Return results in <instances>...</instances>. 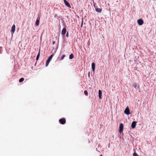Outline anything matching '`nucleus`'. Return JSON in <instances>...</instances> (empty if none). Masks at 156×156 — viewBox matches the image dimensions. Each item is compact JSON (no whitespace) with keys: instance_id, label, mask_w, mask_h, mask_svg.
Wrapping results in <instances>:
<instances>
[{"instance_id":"b1692460","label":"nucleus","mask_w":156,"mask_h":156,"mask_svg":"<svg viewBox=\"0 0 156 156\" xmlns=\"http://www.w3.org/2000/svg\"><path fill=\"white\" fill-rule=\"evenodd\" d=\"M100 156H102V154L100 155Z\"/></svg>"},{"instance_id":"6ab92c4d","label":"nucleus","mask_w":156,"mask_h":156,"mask_svg":"<svg viewBox=\"0 0 156 156\" xmlns=\"http://www.w3.org/2000/svg\"><path fill=\"white\" fill-rule=\"evenodd\" d=\"M65 55H63L62 56L61 58H60L61 60H63L64 57H65Z\"/></svg>"},{"instance_id":"dca6fc26","label":"nucleus","mask_w":156,"mask_h":156,"mask_svg":"<svg viewBox=\"0 0 156 156\" xmlns=\"http://www.w3.org/2000/svg\"><path fill=\"white\" fill-rule=\"evenodd\" d=\"M24 80V78H20L19 80V82H22Z\"/></svg>"},{"instance_id":"f03ea898","label":"nucleus","mask_w":156,"mask_h":156,"mask_svg":"<svg viewBox=\"0 0 156 156\" xmlns=\"http://www.w3.org/2000/svg\"><path fill=\"white\" fill-rule=\"evenodd\" d=\"M123 125L122 123L120 124L119 125V133H121L123 130Z\"/></svg>"},{"instance_id":"7ed1b4c3","label":"nucleus","mask_w":156,"mask_h":156,"mask_svg":"<svg viewBox=\"0 0 156 156\" xmlns=\"http://www.w3.org/2000/svg\"><path fill=\"white\" fill-rule=\"evenodd\" d=\"M59 121L61 124L62 125L66 123V120L65 118L60 119Z\"/></svg>"},{"instance_id":"f8f14e48","label":"nucleus","mask_w":156,"mask_h":156,"mask_svg":"<svg viewBox=\"0 0 156 156\" xmlns=\"http://www.w3.org/2000/svg\"><path fill=\"white\" fill-rule=\"evenodd\" d=\"M15 30V24H14L12 27L11 30V31L13 32V33H14Z\"/></svg>"},{"instance_id":"f3484780","label":"nucleus","mask_w":156,"mask_h":156,"mask_svg":"<svg viewBox=\"0 0 156 156\" xmlns=\"http://www.w3.org/2000/svg\"><path fill=\"white\" fill-rule=\"evenodd\" d=\"M40 51L39 52L38 54L37 55V58H36V60H37L38 59V58H39V57L40 56Z\"/></svg>"},{"instance_id":"ddd939ff","label":"nucleus","mask_w":156,"mask_h":156,"mask_svg":"<svg viewBox=\"0 0 156 156\" xmlns=\"http://www.w3.org/2000/svg\"><path fill=\"white\" fill-rule=\"evenodd\" d=\"M96 11L98 12H101L102 11V9L99 8H96L95 9Z\"/></svg>"},{"instance_id":"9b49d317","label":"nucleus","mask_w":156,"mask_h":156,"mask_svg":"<svg viewBox=\"0 0 156 156\" xmlns=\"http://www.w3.org/2000/svg\"><path fill=\"white\" fill-rule=\"evenodd\" d=\"M98 95L99 98L101 99L102 91L100 90H99L98 91Z\"/></svg>"},{"instance_id":"423d86ee","label":"nucleus","mask_w":156,"mask_h":156,"mask_svg":"<svg viewBox=\"0 0 156 156\" xmlns=\"http://www.w3.org/2000/svg\"><path fill=\"white\" fill-rule=\"evenodd\" d=\"M133 86L136 90H138L139 88V85L138 84L134 83H133Z\"/></svg>"},{"instance_id":"4468645a","label":"nucleus","mask_w":156,"mask_h":156,"mask_svg":"<svg viewBox=\"0 0 156 156\" xmlns=\"http://www.w3.org/2000/svg\"><path fill=\"white\" fill-rule=\"evenodd\" d=\"M39 19H40V18H39L38 19V18H37V19L36 20V23H35V24L37 26H38L39 25Z\"/></svg>"},{"instance_id":"4be33fe9","label":"nucleus","mask_w":156,"mask_h":156,"mask_svg":"<svg viewBox=\"0 0 156 156\" xmlns=\"http://www.w3.org/2000/svg\"><path fill=\"white\" fill-rule=\"evenodd\" d=\"M55 43V41H53V44H54Z\"/></svg>"},{"instance_id":"5701e85b","label":"nucleus","mask_w":156,"mask_h":156,"mask_svg":"<svg viewBox=\"0 0 156 156\" xmlns=\"http://www.w3.org/2000/svg\"><path fill=\"white\" fill-rule=\"evenodd\" d=\"M88 76L89 77H90V72H89L88 74Z\"/></svg>"},{"instance_id":"9d476101","label":"nucleus","mask_w":156,"mask_h":156,"mask_svg":"<svg viewBox=\"0 0 156 156\" xmlns=\"http://www.w3.org/2000/svg\"><path fill=\"white\" fill-rule=\"evenodd\" d=\"M95 64L93 62L92 63V70L93 72H94L95 69Z\"/></svg>"},{"instance_id":"1a4fd4ad","label":"nucleus","mask_w":156,"mask_h":156,"mask_svg":"<svg viewBox=\"0 0 156 156\" xmlns=\"http://www.w3.org/2000/svg\"><path fill=\"white\" fill-rule=\"evenodd\" d=\"M66 32V30L65 28H64L63 29L62 31V34L63 35H64Z\"/></svg>"},{"instance_id":"2eb2a0df","label":"nucleus","mask_w":156,"mask_h":156,"mask_svg":"<svg viewBox=\"0 0 156 156\" xmlns=\"http://www.w3.org/2000/svg\"><path fill=\"white\" fill-rule=\"evenodd\" d=\"M74 56L73 54H71L69 55V59H71L74 58Z\"/></svg>"},{"instance_id":"f257e3e1","label":"nucleus","mask_w":156,"mask_h":156,"mask_svg":"<svg viewBox=\"0 0 156 156\" xmlns=\"http://www.w3.org/2000/svg\"><path fill=\"white\" fill-rule=\"evenodd\" d=\"M53 54H52L51 55L50 57H49L48 60H47V61L46 62V66H47L48 65L50 62L51 61V59H52L53 57Z\"/></svg>"},{"instance_id":"20e7f679","label":"nucleus","mask_w":156,"mask_h":156,"mask_svg":"<svg viewBox=\"0 0 156 156\" xmlns=\"http://www.w3.org/2000/svg\"><path fill=\"white\" fill-rule=\"evenodd\" d=\"M144 23L143 20L141 19H139L137 20V23L140 25H142Z\"/></svg>"},{"instance_id":"aec40b11","label":"nucleus","mask_w":156,"mask_h":156,"mask_svg":"<svg viewBox=\"0 0 156 156\" xmlns=\"http://www.w3.org/2000/svg\"><path fill=\"white\" fill-rule=\"evenodd\" d=\"M133 156H138V155L136 153L134 152L133 154Z\"/></svg>"},{"instance_id":"a211bd4d","label":"nucleus","mask_w":156,"mask_h":156,"mask_svg":"<svg viewBox=\"0 0 156 156\" xmlns=\"http://www.w3.org/2000/svg\"><path fill=\"white\" fill-rule=\"evenodd\" d=\"M84 93L86 96H87L88 95V93L87 90H85L84 91Z\"/></svg>"},{"instance_id":"412c9836","label":"nucleus","mask_w":156,"mask_h":156,"mask_svg":"<svg viewBox=\"0 0 156 156\" xmlns=\"http://www.w3.org/2000/svg\"><path fill=\"white\" fill-rule=\"evenodd\" d=\"M66 36L67 37H69V34H68V32L67 33V34H66Z\"/></svg>"},{"instance_id":"0eeeda50","label":"nucleus","mask_w":156,"mask_h":156,"mask_svg":"<svg viewBox=\"0 0 156 156\" xmlns=\"http://www.w3.org/2000/svg\"><path fill=\"white\" fill-rule=\"evenodd\" d=\"M64 2L65 5L68 7L71 8V6L70 4L67 2L66 0H64Z\"/></svg>"},{"instance_id":"39448f33","label":"nucleus","mask_w":156,"mask_h":156,"mask_svg":"<svg viewBox=\"0 0 156 156\" xmlns=\"http://www.w3.org/2000/svg\"><path fill=\"white\" fill-rule=\"evenodd\" d=\"M124 113L127 115L129 114L130 111L128 107L125 109V110L124 111Z\"/></svg>"},{"instance_id":"6e6552de","label":"nucleus","mask_w":156,"mask_h":156,"mask_svg":"<svg viewBox=\"0 0 156 156\" xmlns=\"http://www.w3.org/2000/svg\"><path fill=\"white\" fill-rule=\"evenodd\" d=\"M136 122L135 121H133L132 122L131 126L132 128L134 129L136 127Z\"/></svg>"}]
</instances>
